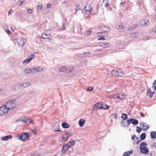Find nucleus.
<instances>
[{"label": "nucleus", "instance_id": "obj_1", "mask_svg": "<svg viewBox=\"0 0 156 156\" xmlns=\"http://www.w3.org/2000/svg\"><path fill=\"white\" fill-rule=\"evenodd\" d=\"M16 101L15 99L10 100L8 101L4 105L6 106L5 107L9 111L16 108Z\"/></svg>", "mask_w": 156, "mask_h": 156}, {"label": "nucleus", "instance_id": "obj_2", "mask_svg": "<svg viewBox=\"0 0 156 156\" xmlns=\"http://www.w3.org/2000/svg\"><path fill=\"white\" fill-rule=\"evenodd\" d=\"M30 136L28 132H25L22 133L19 136V137L20 140L22 141H25L27 140L30 137Z\"/></svg>", "mask_w": 156, "mask_h": 156}, {"label": "nucleus", "instance_id": "obj_3", "mask_svg": "<svg viewBox=\"0 0 156 156\" xmlns=\"http://www.w3.org/2000/svg\"><path fill=\"white\" fill-rule=\"evenodd\" d=\"M4 105L0 107V116L3 115L4 114H6L8 111Z\"/></svg>", "mask_w": 156, "mask_h": 156}, {"label": "nucleus", "instance_id": "obj_4", "mask_svg": "<svg viewBox=\"0 0 156 156\" xmlns=\"http://www.w3.org/2000/svg\"><path fill=\"white\" fill-rule=\"evenodd\" d=\"M59 124L57 122L51 128L52 130L54 131H61L60 129H59Z\"/></svg>", "mask_w": 156, "mask_h": 156}, {"label": "nucleus", "instance_id": "obj_5", "mask_svg": "<svg viewBox=\"0 0 156 156\" xmlns=\"http://www.w3.org/2000/svg\"><path fill=\"white\" fill-rule=\"evenodd\" d=\"M35 69L34 68H31L24 70L23 72L26 73H35Z\"/></svg>", "mask_w": 156, "mask_h": 156}, {"label": "nucleus", "instance_id": "obj_6", "mask_svg": "<svg viewBox=\"0 0 156 156\" xmlns=\"http://www.w3.org/2000/svg\"><path fill=\"white\" fill-rule=\"evenodd\" d=\"M59 142L62 143H64L68 139V138L66 137L65 134H63L62 136L59 137Z\"/></svg>", "mask_w": 156, "mask_h": 156}, {"label": "nucleus", "instance_id": "obj_7", "mask_svg": "<svg viewBox=\"0 0 156 156\" xmlns=\"http://www.w3.org/2000/svg\"><path fill=\"white\" fill-rule=\"evenodd\" d=\"M129 120L131 123L134 125H137L138 123V121L136 119L131 118L129 119Z\"/></svg>", "mask_w": 156, "mask_h": 156}, {"label": "nucleus", "instance_id": "obj_8", "mask_svg": "<svg viewBox=\"0 0 156 156\" xmlns=\"http://www.w3.org/2000/svg\"><path fill=\"white\" fill-rule=\"evenodd\" d=\"M68 149L69 148L66 145H63L62 148V153L63 154H65Z\"/></svg>", "mask_w": 156, "mask_h": 156}, {"label": "nucleus", "instance_id": "obj_9", "mask_svg": "<svg viewBox=\"0 0 156 156\" xmlns=\"http://www.w3.org/2000/svg\"><path fill=\"white\" fill-rule=\"evenodd\" d=\"M75 144V142L74 140H71L68 142V143L66 144L69 148L73 147Z\"/></svg>", "mask_w": 156, "mask_h": 156}, {"label": "nucleus", "instance_id": "obj_10", "mask_svg": "<svg viewBox=\"0 0 156 156\" xmlns=\"http://www.w3.org/2000/svg\"><path fill=\"white\" fill-rule=\"evenodd\" d=\"M133 151L131 150L130 151L124 152L123 154V156H129L130 155L133 153Z\"/></svg>", "mask_w": 156, "mask_h": 156}, {"label": "nucleus", "instance_id": "obj_11", "mask_svg": "<svg viewBox=\"0 0 156 156\" xmlns=\"http://www.w3.org/2000/svg\"><path fill=\"white\" fill-rule=\"evenodd\" d=\"M12 137L11 135H9L2 137V140L3 141H7L9 139H11Z\"/></svg>", "mask_w": 156, "mask_h": 156}, {"label": "nucleus", "instance_id": "obj_12", "mask_svg": "<svg viewBox=\"0 0 156 156\" xmlns=\"http://www.w3.org/2000/svg\"><path fill=\"white\" fill-rule=\"evenodd\" d=\"M111 46V44L110 43H103L100 45L101 47L103 48H107Z\"/></svg>", "mask_w": 156, "mask_h": 156}, {"label": "nucleus", "instance_id": "obj_13", "mask_svg": "<svg viewBox=\"0 0 156 156\" xmlns=\"http://www.w3.org/2000/svg\"><path fill=\"white\" fill-rule=\"evenodd\" d=\"M85 11L86 12H91L92 11L91 10L92 9L90 7L89 5H87L84 8Z\"/></svg>", "mask_w": 156, "mask_h": 156}, {"label": "nucleus", "instance_id": "obj_14", "mask_svg": "<svg viewBox=\"0 0 156 156\" xmlns=\"http://www.w3.org/2000/svg\"><path fill=\"white\" fill-rule=\"evenodd\" d=\"M140 149V152L143 154H147L148 153L149 151V150L147 148H142Z\"/></svg>", "mask_w": 156, "mask_h": 156}, {"label": "nucleus", "instance_id": "obj_15", "mask_svg": "<svg viewBox=\"0 0 156 156\" xmlns=\"http://www.w3.org/2000/svg\"><path fill=\"white\" fill-rule=\"evenodd\" d=\"M22 86L21 84L18 85L14 86L13 87V89L15 91H18L21 89Z\"/></svg>", "mask_w": 156, "mask_h": 156}, {"label": "nucleus", "instance_id": "obj_16", "mask_svg": "<svg viewBox=\"0 0 156 156\" xmlns=\"http://www.w3.org/2000/svg\"><path fill=\"white\" fill-rule=\"evenodd\" d=\"M101 102L100 103H97L94 105V106L96 108L95 109H101V108L102 107V106H101Z\"/></svg>", "mask_w": 156, "mask_h": 156}, {"label": "nucleus", "instance_id": "obj_17", "mask_svg": "<svg viewBox=\"0 0 156 156\" xmlns=\"http://www.w3.org/2000/svg\"><path fill=\"white\" fill-rule=\"evenodd\" d=\"M147 146V144L144 142H143L141 143L140 144V149H141L142 148H146Z\"/></svg>", "mask_w": 156, "mask_h": 156}, {"label": "nucleus", "instance_id": "obj_18", "mask_svg": "<svg viewBox=\"0 0 156 156\" xmlns=\"http://www.w3.org/2000/svg\"><path fill=\"white\" fill-rule=\"evenodd\" d=\"M101 105L102 107L101 108V109H106L109 108V106L107 105L105 103L101 102Z\"/></svg>", "mask_w": 156, "mask_h": 156}, {"label": "nucleus", "instance_id": "obj_19", "mask_svg": "<svg viewBox=\"0 0 156 156\" xmlns=\"http://www.w3.org/2000/svg\"><path fill=\"white\" fill-rule=\"evenodd\" d=\"M150 136L151 138L152 139H154L156 138V132L151 131L150 133Z\"/></svg>", "mask_w": 156, "mask_h": 156}, {"label": "nucleus", "instance_id": "obj_20", "mask_svg": "<svg viewBox=\"0 0 156 156\" xmlns=\"http://www.w3.org/2000/svg\"><path fill=\"white\" fill-rule=\"evenodd\" d=\"M17 42L20 46H23L24 44V41L22 39H18Z\"/></svg>", "mask_w": 156, "mask_h": 156}, {"label": "nucleus", "instance_id": "obj_21", "mask_svg": "<svg viewBox=\"0 0 156 156\" xmlns=\"http://www.w3.org/2000/svg\"><path fill=\"white\" fill-rule=\"evenodd\" d=\"M115 72L116 73V76L119 75L121 76H122L124 75V73L122 72L121 70H116Z\"/></svg>", "mask_w": 156, "mask_h": 156}, {"label": "nucleus", "instance_id": "obj_22", "mask_svg": "<svg viewBox=\"0 0 156 156\" xmlns=\"http://www.w3.org/2000/svg\"><path fill=\"white\" fill-rule=\"evenodd\" d=\"M154 93H152L151 92V90L150 88H148L147 90V95L148 97L150 98H151L153 96V94Z\"/></svg>", "mask_w": 156, "mask_h": 156}, {"label": "nucleus", "instance_id": "obj_23", "mask_svg": "<svg viewBox=\"0 0 156 156\" xmlns=\"http://www.w3.org/2000/svg\"><path fill=\"white\" fill-rule=\"evenodd\" d=\"M62 126L63 128L65 129L68 128L70 126V125L69 124L65 122L62 123Z\"/></svg>", "mask_w": 156, "mask_h": 156}, {"label": "nucleus", "instance_id": "obj_24", "mask_svg": "<svg viewBox=\"0 0 156 156\" xmlns=\"http://www.w3.org/2000/svg\"><path fill=\"white\" fill-rule=\"evenodd\" d=\"M149 23V21L148 20L146 19H144L141 21V24L142 25L145 26Z\"/></svg>", "mask_w": 156, "mask_h": 156}, {"label": "nucleus", "instance_id": "obj_25", "mask_svg": "<svg viewBox=\"0 0 156 156\" xmlns=\"http://www.w3.org/2000/svg\"><path fill=\"white\" fill-rule=\"evenodd\" d=\"M85 122V121L83 119H81L79 121V124L80 126L82 127Z\"/></svg>", "mask_w": 156, "mask_h": 156}, {"label": "nucleus", "instance_id": "obj_26", "mask_svg": "<svg viewBox=\"0 0 156 156\" xmlns=\"http://www.w3.org/2000/svg\"><path fill=\"white\" fill-rule=\"evenodd\" d=\"M31 85V84L30 83L27 82L23 83L22 84V86L24 88H26L30 86Z\"/></svg>", "mask_w": 156, "mask_h": 156}, {"label": "nucleus", "instance_id": "obj_27", "mask_svg": "<svg viewBox=\"0 0 156 156\" xmlns=\"http://www.w3.org/2000/svg\"><path fill=\"white\" fill-rule=\"evenodd\" d=\"M43 38L44 39H48L51 40V38H50V36L49 34H47L45 33H43Z\"/></svg>", "mask_w": 156, "mask_h": 156}, {"label": "nucleus", "instance_id": "obj_28", "mask_svg": "<svg viewBox=\"0 0 156 156\" xmlns=\"http://www.w3.org/2000/svg\"><path fill=\"white\" fill-rule=\"evenodd\" d=\"M68 69H66L65 67H61L60 69V72H66V73H68Z\"/></svg>", "mask_w": 156, "mask_h": 156}, {"label": "nucleus", "instance_id": "obj_29", "mask_svg": "<svg viewBox=\"0 0 156 156\" xmlns=\"http://www.w3.org/2000/svg\"><path fill=\"white\" fill-rule=\"evenodd\" d=\"M35 69V73L36 72H41L43 71V69L41 68L40 67L34 68Z\"/></svg>", "mask_w": 156, "mask_h": 156}, {"label": "nucleus", "instance_id": "obj_30", "mask_svg": "<svg viewBox=\"0 0 156 156\" xmlns=\"http://www.w3.org/2000/svg\"><path fill=\"white\" fill-rule=\"evenodd\" d=\"M146 137V134L145 133H143L141 134L140 135V139L141 140H144Z\"/></svg>", "mask_w": 156, "mask_h": 156}, {"label": "nucleus", "instance_id": "obj_31", "mask_svg": "<svg viewBox=\"0 0 156 156\" xmlns=\"http://www.w3.org/2000/svg\"><path fill=\"white\" fill-rule=\"evenodd\" d=\"M83 54L87 56V57L88 58H90L91 57H93V56L92 55L90 56V55L91 54V53L90 52H84L83 53Z\"/></svg>", "mask_w": 156, "mask_h": 156}, {"label": "nucleus", "instance_id": "obj_32", "mask_svg": "<svg viewBox=\"0 0 156 156\" xmlns=\"http://www.w3.org/2000/svg\"><path fill=\"white\" fill-rule=\"evenodd\" d=\"M138 27V25H137L133 24L132 27H129L128 30H132L134 29L135 28H136Z\"/></svg>", "mask_w": 156, "mask_h": 156}, {"label": "nucleus", "instance_id": "obj_33", "mask_svg": "<svg viewBox=\"0 0 156 156\" xmlns=\"http://www.w3.org/2000/svg\"><path fill=\"white\" fill-rule=\"evenodd\" d=\"M121 118L125 120L127 119L128 116L126 114L123 113L122 114Z\"/></svg>", "mask_w": 156, "mask_h": 156}, {"label": "nucleus", "instance_id": "obj_34", "mask_svg": "<svg viewBox=\"0 0 156 156\" xmlns=\"http://www.w3.org/2000/svg\"><path fill=\"white\" fill-rule=\"evenodd\" d=\"M102 30L103 31V32L104 33H105L107 32L108 31L110 30V29L106 27H104L102 29Z\"/></svg>", "mask_w": 156, "mask_h": 156}, {"label": "nucleus", "instance_id": "obj_35", "mask_svg": "<svg viewBox=\"0 0 156 156\" xmlns=\"http://www.w3.org/2000/svg\"><path fill=\"white\" fill-rule=\"evenodd\" d=\"M62 5L66 7H67L68 6L69 4L67 3L66 0L63 2Z\"/></svg>", "mask_w": 156, "mask_h": 156}, {"label": "nucleus", "instance_id": "obj_36", "mask_svg": "<svg viewBox=\"0 0 156 156\" xmlns=\"http://www.w3.org/2000/svg\"><path fill=\"white\" fill-rule=\"evenodd\" d=\"M65 134L66 136V137H67L68 139L69 137H70L72 135V133L71 132H66Z\"/></svg>", "mask_w": 156, "mask_h": 156}, {"label": "nucleus", "instance_id": "obj_37", "mask_svg": "<svg viewBox=\"0 0 156 156\" xmlns=\"http://www.w3.org/2000/svg\"><path fill=\"white\" fill-rule=\"evenodd\" d=\"M136 131L137 132H138V133H139L141 131L142 129L138 126H137L136 127Z\"/></svg>", "mask_w": 156, "mask_h": 156}, {"label": "nucleus", "instance_id": "obj_38", "mask_svg": "<svg viewBox=\"0 0 156 156\" xmlns=\"http://www.w3.org/2000/svg\"><path fill=\"white\" fill-rule=\"evenodd\" d=\"M31 61L30 60V59L28 58L27 59H26L25 60H24L23 62V64H24V63H28L29 62H30Z\"/></svg>", "mask_w": 156, "mask_h": 156}, {"label": "nucleus", "instance_id": "obj_39", "mask_svg": "<svg viewBox=\"0 0 156 156\" xmlns=\"http://www.w3.org/2000/svg\"><path fill=\"white\" fill-rule=\"evenodd\" d=\"M130 36L131 37H137V35L136 33H133L131 34Z\"/></svg>", "mask_w": 156, "mask_h": 156}, {"label": "nucleus", "instance_id": "obj_40", "mask_svg": "<svg viewBox=\"0 0 156 156\" xmlns=\"http://www.w3.org/2000/svg\"><path fill=\"white\" fill-rule=\"evenodd\" d=\"M94 88L93 87H89L86 90L87 91H90L92 90Z\"/></svg>", "mask_w": 156, "mask_h": 156}, {"label": "nucleus", "instance_id": "obj_41", "mask_svg": "<svg viewBox=\"0 0 156 156\" xmlns=\"http://www.w3.org/2000/svg\"><path fill=\"white\" fill-rule=\"evenodd\" d=\"M91 33V32L90 31L86 30L84 33L85 35L87 36L90 34Z\"/></svg>", "mask_w": 156, "mask_h": 156}, {"label": "nucleus", "instance_id": "obj_42", "mask_svg": "<svg viewBox=\"0 0 156 156\" xmlns=\"http://www.w3.org/2000/svg\"><path fill=\"white\" fill-rule=\"evenodd\" d=\"M34 54H32L30 56L28 57V58L30 59V61L33 58H34Z\"/></svg>", "mask_w": 156, "mask_h": 156}, {"label": "nucleus", "instance_id": "obj_43", "mask_svg": "<svg viewBox=\"0 0 156 156\" xmlns=\"http://www.w3.org/2000/svg\"><path fill=\"white\" fill-rule=\"evenodd\" d=\"M29 121V119H27L26 120L23 119L21 120L20 122H24L25 123H26L28 122V121Z\"/></svg>", "mask_w": 156, "mask_h": 156}, {"label": "nucleus", "instance_id": "obj_44", "mask_svg": "<svg viewBox=\"0 0 156 156\" xmlns=\"http://www.w3.org/2000/svg\"><path fill=\"white\" fill-rule=\"evenodd\" d=\"M127 125L126 126L127 127H128L129 126L130 124L131 123V122H130V121L129 120V119H128V120H127Z\"/></svg>", "mask_w": 156, "mask_h": 156}, {"label": "nucleus", "instance_id": "obj_45", "mask_svg": "<svg viewBox=\"0 0 156 156\" xmlns=\"http://www.w3.org/2000/svg\"><path fill=\"white\" fill-rule=\"evenodd\" d=\"M104 33L102 32H98L97 33V35L99 37L102 36V34Z\"/></svg>", "mask_w": 156, "mask_h": 156}, {"label": "nucleus", "instance_id": "obj_46", "mask_svg": "<svg viewBox=\"0 0 156 156\" xmlns=\"http://www.w3.org/2000/svg\"><path fill=\"white\" fill-rule=\"evenodd\" d=\"M144 127H146V128H144L143 129L145 130H147L149 128V126L148 124H146V125L145 126V125Z\"/></svg>", "mask_w": 156, "mask_h": 156}, {"label": "nucleus", "instance_id": "obj_47", "mask_svg": "<svg viewBox=\"0 0 156 156\" xmlns=\"http://www.w3.org/2000/svg\"><path fill=\"white\" fill-rule=\"evenodd\" d=\"M65 25V24H62V27H60V28L59 29L60 30H62L65 29V27L64 26Z\"/></svg>", "mask_w": 156, "mask_h": 156}, {"label": "nucleus", "instance_id": "obj_48", "mask_svg": "<svg viewBox=\"0 0 156 156\" xmlns=\"http://www.w3.org/2000/svg\"><path fill=\"white\" fill-rule=\"evenodd\" d=\"M26 123L28 124H33V121L31 119H30V120L29 119V121H28V122Z\"/></svg>", "mask_w": 156, "mask_h": 156}, {"label": "nucleus", "instance_id": "obj_49", "mask_svg": "<svg viewBox=\"0 0 156 156\" xmlns=\"http://www.w3.org/2000/svg\"><path fill=\"white\" fill-rule=\"evenodd\" d=\"M74 70V67H72L70 69H68V73H69L71 72L73 70Z\"/></svg>", "mask_w": 156, "mask_h": 156}, {"label": "nucleus", "instance_id": "obj_50", "mask_svg": "<svg viewBox=\"0 0 156 156\" xmlns=\"http://www.w3.org/2000/svg\"><path fill=\"white\" fill-rule=\"evenodd\" d=\"M111 116L112 117L114 118V119H116V114H113L111 115Z\"/></svg>", "mask_w": 156, "mask_h": 156}, {"label": "nucleus", "instance_id": "obj_51", "mask_svg": "<svg viewBox=\"0 0 156 156\" xmlns=\"http://www.w3.org/2000/svg\"><path fill=\"white\" fill-rule=\"evenodd\" d=\"M102 51V50L101 49H97L95 50L94 51V52H99V51Z\"/></svg>", "mask_w": 156, "mask_h": 156}, {"label": "nucleus", "instance_id": "obj_52", "mask_svg": "<svg viewBox=\"0 0 156 156\" xmlns=\"http://www.w3.org/2000/svg\"><path fill=\"white\" fill-rule=\"evenodd\" d=\"M145 123L141 122L140 123V125L141 126H142L143 127H144L145 124H146Z\"/></svg>", "mask_w": 156, "mask_h": 156}, {"label": "nucleus", "instance_id": "obj_53", "mask_svg": "<svg viewBox=\"0 0 156 156\" xmlns=\"http://www.w3.org/2000/svg\"><path fill=\"white\" fill-rule=\"evenodd\" d=\"M119 94V96L120 97V99H122L123 98V97L124 96V94H121V93Z\"/></svg>", "mask_w": 156, "mask_h": 156}, {"label": "nucleus", "instance_id": "obj_54", "mask_svg": "<svg viewBox=\"0 0 156 156\" xmlns=\"http://www.w3.org/2000/svg\"><path fill=\"white\" fill-rule=\"evenodd\" d=\"M27 11L29 13H32L33 12L32 10L30 9H27Z\"/></svg>", "mask_w": 156, "mask_h": 156}, {"label": "nucleus", "instance_id": "obj_55", "mask_svg": "<svg viewBox=\"0 0 156 156\" xmlns=\"http://www.w3.org/2000/svg\"><path fill=\"white\" fill-rule=\"evenodd\" d=\"M121 125H122V126H123V127L125 126L124 122L122 121L121 122Z\"/></svg>", "mask_w": 156, "mask_h": 156}, {"label": "nucleus", "instance_id": "obj_56", "mask_svg": "<svg viewBox=\"0 0 156 156\" xmlns=\"http://www.w3.org/2000/svg\"><path fill=\"white\" fill-rule=\"evenodd\" d=\"M115 71H115L114 70H113L112 73V75H115L116 76V73Z\"/></svg>", "mask_w": 156, "mask_h": 156}, {"label": "nucleus", "instance_id": "obj_57", "mask_svg": "<svg viewBox=\"0 0 156 156\" xmlns=\"http://www.w3.org/2000/svg\"><path fill=\"white\" fill-rule=\"evenodd\" d=\"M118 94H115L112 95L113 98H117Z\"/></svg>", "mask_w": 156, "mask_h": 156}, {"label": "nucleus", "instance_id": "obj_58", "mask_svg": "<svg viewBox=\"0 0 156 156\" xmlns=\"http://www.w3.org/2000/svg\"><path fill=\"white\" fill-rule=\"evenodd\" d=\"M124 26H122L121 25H118V29H122L123 28Z\"/></svg>", "mask_w": 156, "mask_h": 156}, {"label": "nucleus", "instance_id": "obj_59", "mask_svg": "<svg viewBox=\"0 0 156 156\" xmlns=\"http://www.w3.org/2000/svg\"><path fill=\"white\" fill-rule=\"evenodd\" d=\"M13 11L12 9H10L8 15H11L12 12Z\"/></svg>", "mask_w": 156, "mask_h": 156}, {"label": "nucleus", "instance_id": "obj_60", "mask_svg": "<svg viewBox=\"0 0 156 156\" xmlns=\"http://www.w3.org/2000/svg\"><path fill=\"white\" fill-rule=\"evenodd\" d=\"M105 39L104 37H100L98 38V40H105Z\"/></svg>", "mask_w": 156, "mask_h": 156}, {"label": "nucleus", "instance_id": "obj_61", "mask_svg": "<svg viewBox=\"0 0 156 156\" xmlns=\"http://www.w3.org/2000/svg\"><path fill=\"white\" fill-rule=\"evenodd\" d=\"M43 7V5H38V9H41Z\"/></svg>", "mask_w": 156, "mask_h": 156}, {"label": "nucleus", "instance_id": "obj_62", "mask_svg": "<svg viewBox=\"0 0 156 156\" xmlns=\"http://www.w3.org/2000/svg\"><path fill=\"white\" fill-rule=\"evenodd\" d=\"M32 132L34 134H36L37 133V131L35 129H33L32 130Z\"/></svg>", "mask_w": 156, "mask_h": 156}, {"label": "nucleus", "instance_id": "obj_63", "mask_svg": "<svg viewBox=\"0 0 156 156\" xmlns=\"http://www.w3.org/2000/svg\"><path fill=\"white\" fill-rule=\"evenodd\" d=\"M34 91L33 90H32L30 91L29 94H34Z\"/></svg>", "mask_w": 156, "mask_h": 156}, {"label": "nucleus", "instance_id": "obj_64", "mask_svg": "<svg viewBox=\"0 0 156 156\" xmlns=\"http://www.w3.org/2000/svg\"><path fill=\"white\" fill-rule=\"evenodd\" d=\"M5 32L8 34H9L10 33V30H5Z\"/></svg>", "mask_w": 156, "mask_h": 156}]
</instances>
